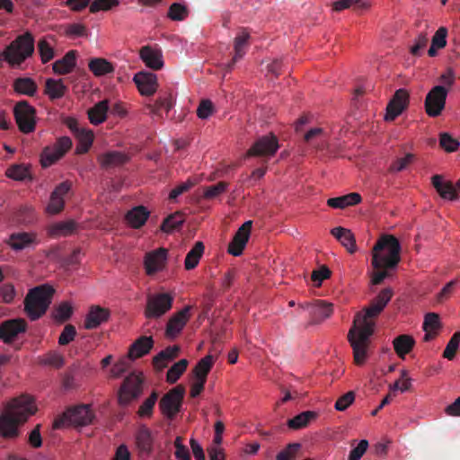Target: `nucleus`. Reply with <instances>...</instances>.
<instances>
[{"instance_id":"6","label":"nucleus","mask_w":460,"mask_h":460,"mask_svg":"<svg viewBox=\"0 0 460 460\" xmlns=\"http://www.w3.org/2000/svg\"><path fill=\"white\" fill-rule=\"evenodd\" d=\"M94 414L89 405H78L66 411L58 417L53 423V428L59 429L66 424L75 426H86L93 422Z\"/></svg>"},{"instance_id":"18","label":"nucleus","mask_w":460,"mask_h":460,"mask_svg":"<svg viewBox=\"0 0 460 460\" xmlns=\"http://www.w3.org/2000/svg\"><path fill=\"white\" fill-rule=\"evenodd\" d=\"M72 183L65 181L59 183L51 192L49 202L47 206V212L50 215H56L61 212L65 206V196L69 192Z\"/></svg>"},{"instance_id":"61","label":"nucleus","mask_w":460,"mask_h":460,"mask_svg":"<svg viewBox=\"0 0 460 460\" xmlns=\"http://www.w3.org/2000/svg\"><path fill=\"white\" fill-rule=\"evenodd\" d=\"M414 161L412 154H407L404 157L396 159L389 167V172H397L404 170L410 164Z\"/></svg>"},{"instance_id":"7","label":"nucleus","mask_w":460,"mask_h":460,"mask_svg":"<svg viewBox=\"0 0 460 460\" xmlns=\"http://www.w3.org/2000/svg\"><path fill=\"white\" fill-rule=\"evenodd\" d=\"M13 116L18 128L23 134H30L36 128V109L27 101H20L13 107Z\"/></svg>"},{"instance_id":"30","label":"nucleus","mask_w":460,"mask_h":460,"mask_svg":"<svg viewBox=\"0 0 460 460\" xmlns=\"http://www.w3.org/2000/svg\"><path fill=\"white\" fill-rule=\"evenodd\" d=\"M331 234L348 250L349 253L356 251V240L349 229L338 226L331 230Z\"/></svg>"},{"instance_id":"63","label":"nucleus","mask_w":460,"mask_h":460,"mask_svg":"<svg viewBox=\"0 0 460 460\" xmlns=\"http://www.w3.org/2000/svg\"><path fill=\"white\" fill-rule=\"evenodd\" d=\"M331 274L332 272L328 267L323 265L312 272L311 279L317 287H320L323 280L331 277Z\"/></svg>"},{"instance_id":"3","label":"nucleus","mask_w":460,"mask_h":460,"mask_svg":"<svg viewBox=\"0 0 460 460\" xmlns=\"http://www.w3.org/2000/svg\"><path fill=\"white\" fill-rule=\"evenodd\" d=\"M37 411L32 398L21 395L13 399L0 416V435L7 439L19 437V427L27 421Z\"/></svg>"},{"instance_id":"11","label":"nucleus","mask_w":460,"mask_h":460,"mask_svg":"<svg viewBox=\"0 0 460 460\" xmlns=\"http://www.w3.org/2000/svg\"><path fill=\"white\" fill-rule=\"evenodd\" d=\"M137 456L141 460H148L155 451V438L151 429L141 425L135 434Z\"/></svg>"},{"instance_id":"37","label":"nucleus","mask_w":460,"mask_h":460,"mask_svg":"<svg viewBox=\"0 0 460 460\" xmlns=\"http://www.w3.org/2000/svg\"><path fill=\"white\" fill-rule=\"evenodd\" d=\"M66 92V86L63 84L61 79L55 80L49 78L45 83L44 93L50 100H56L62 98Z\"/></svg>"},{"instance_id":"19","label":"nucleus","mask_w":460,"mask_h":460,"mask_svg":"<svg viewBox=\"0 0 460 460\" xmlns=\"http://www.w3.org/2000/svg\"><path fill=\"white\" fill-rule=\"evenodd\" d=\"M190 306L187 305L171 316L165 329L166 337L174 339L182 331L190 319Z\"/></svg>"},{"instance_id":"56","label":"nucleus","mask_w":460,"mask_h":460,"mask_svg":"<svg viewBox=\"0 0 460 460\" xmlns=\"http://www.w3.org/2000/svg\"><path fill=\"white\" fill-rule=\"evenodd\" d=\"M41 363L51 366L55 368H60L65 364V358L61 354L56 351H51L44 356L41 359Z\"/></svg>"},{"instance_id":"26","label":"nucleus","mask_w":460,"mask_h":460,"mask_svg":"<svg viewBox=\"0 0 460 460\" xmlns=\"http://www.w3.org/2000/svg\"><path fill=\"white\" fill-rule=\"evenodd\" d=\"M36 243V234L32 233L18 232L10 235L8 244L14 251H21Z\"/></svg>"},{"instance_id":"44","label":"nucleus","mask_w":460,"mask_h":460,"mask_svg":"<svg viewBox=\"0 0 460 460\" xmlns=\"http://www.w3.org/2000/svg\"><path fill=\"white\" fill-rule=\"evenodd\" d=\"M184 221L185 219L183 215L180 212H176L164 218L160 229L164 233H172L173 230L179 229Z\"/></svg>"},{"instance_id":"27","label":"nucleus","mask_w":460,"mask_h":460,"mask_svg":"<svg viewBox=\"0 0 460 460\" xmlns=\"http://www.w3.org/2000/svg\"><path fill=\"white\" fill-rule=\"evenodd\" d=\"M154 346L151 336H141L130 346L128 357L132 359L141 358L147 354Z\"/></svg>"},{"instance_id":"17","label":"nucleus","mask_w":460,"mask_h":460,"mask_svg":"<svg viewBox=\"0 0 460 460\" xmlns=\"http://www.w3.org/2000/svg\"><path fill=\"white\" fill-rule=\"evenodd\" d=\"M26 329L27 323L24 319L6 320L0 324V340L10 344L18 334L25 332Z\"/></svg>"},{"instance_id":"58","label":"nucleus","mask_w":460,"mask_h":460,"mask_svg":"<svg viewBox=\"0 0 460 460\" xmlns=\"http://www.w3.org/2000/svg\"><path fill=\"white\" fill-rule=\"evenodd\" d=\"M16 296V291L13 284L5 283L0 286V302L11 304Z\"/></svg>"},{"instance_id":"41","label":"nucleus","mask_w":460,"mask_h":460,"mask_svg":"<svg viewBox=\"0 0 460 460\" xmlns=\"http://www.w3.org/2000/svg\"><path fill=\"white\" fill-rule=\"evenodd\" d=\"M205 246L202 242H197L191 250L187 253L184 266L187 270H193L199 264L200 258L204 253Z\"/></svg>"},{"instance_id":"64","label":"nucleus","mask_w":460,"mask_h":460,"mask_svg":"<svg viewBox=\"0 0 460 460\" xmlns=\"http://www.w3.org/2000/svg\"><path fill=\"white\" fill-rule=\"evenodd\" d=\"M355 400V394L349 391L341 396L335 402V409L340 411H345Z\"/></svg>"},{"instance_id":"38","label":"nucleus","mask_w":460,"mask_h":460,"mask_svg":"<svg viewBox=\"0 0 460 460\" xmlns=\"http://www.w3.org/2000/svg\"><path fill=\"white\" fill-rule=\"evenodd\" d=\"M180 352V347L177 345L169 346L160 351L154 358L153 364L156 368L163 369L166 367L167 361L175 358Z\"/></svg>"},{"instance_id":"40","label":"nucleus","mask_w":460,"mask_h":460,"mask_svg":"<svg viewBox=\"0 0 460 460\" xmlns=\"http://www.w3.org/2000/svg\"><path fill=\"white\" fill-rule=\"evenodd\" d=\"M88 67L95 76H102L114 71L112 64L102 58L91 59Z\"/></svg>"},{"instance_id":"34","label":"nucleus","mask_w":460,"mask_h":460,"mask_svg":"<svg viewBox=\"0 0 460 460\" xmlns=\"http://www.w3.org/2000/svg\"><path fill=\"white\" fill-rule=\"evenodd\" d=\"M333 305L323 300H318L312 307L310 314L314 323H320L329 318L333 312Z\"/></svg>"},{"instance_id":"16","label":"nucleus","mask_w":460,"mask_h":460,"mask_svg":"<svg viewBox=\"0 0 460 460\" xmlns=\"http://www.w3.org/2000/svg\"><path fill=\"white\" fill-rule=\"evenodd\" d=\"M252 226V221L248 220L238 228L227 248V252L230 254L239 256L243 253V251L249 241Z\"/></svg>"},{"instance_id":"23","label":"nucleus","mask_w":460,"mask_h":460,"mask_svg":"<svg viewBox=\"0 0 460 460\" xmlns=\"http://www.w3.org/2000/svg\"><path fill=\"white\" fill-rule=\"evenodd\" d=\"M167 258V250L159 248L154 252H148L145 257V268L148 275H153L160 270L165 265Z\"/></svg>"},{"instance_id":"12","label":"nucleus","mask_w":460,"mask_h":460,"mask_svg":"<svg viewBox=\"0 0 460 460\" xmlns=\"http://www.w3.org/2000/svg\"><path fill=\"white\" fill-rule=\"evenodd\" d=\"M72 146V140L68 137H61L53 146L44 148L40 163L42 167H49L59 160Z\"/></svg>"},{"instance_id":"47","label":"nucleus","mask_w":460,"mask_h":460,"mask_svg":"<svg viewBox=\"0 0 460 460\" xmlns=\"http://www.w3.org/2000/svg\"><path fill=\"white\" fill-rule=\"evenodd\" d=\"M73 306L68 301L61 302L52 312L54 320L59 323H64L70 319L73 314Z\"/></svg>"},{"instance_id":"39","label":"nucleus","mask_w":460,"mask_h":460,"mask_svg":"<svg viewBox=\"0 0 460 460\" xmlns=\"http://www.w3.org/2000/svg\"><path fill=\"white\" fill-rule=\"evenodd\" d=\"M393 344L396 354L401 358H404L405 355L412 349L415 341L412 337L402 334L394 340Z\"/></svg>"},{"instance_id":"45","label":"nucleus","mask_w":460,"mask_h":460,"mask_svg":"<svg viewBox=\"0 0 460 460\" xmlns=\"http://www.w3.org/2000/svg\"><path fill=\"white\" fill-rule=\"evenodd\" d=\"M75 137L78 140V145L76 146V151L78 154L86 153L91 147L93 141V135L91 130H86L82 128L79 132H77Z\"/></svg>"},{"instance_id":"46","label":"nucleus","mask_w":460,"mask_h":460,"mask_svg":"<svg viewBox=\"0 0 460 460\" xmlns=\"http://www.w3.org/2000/svg\"><path fill=\"white\" fill-rule=\"evenodd\" d=\"M189 361L185 358L174 363L167 371L166 381L169 384H174L178 381L181 376L186 371Z\"/></svg>"},{"instance_id":"62","label":"nucleus","mask_w":460,"mask_h":460,"mask_svg":"<svg viewBox=\"0 0 460 460\" xmlns=\"http://www.w3.org/2000/svg\"><path fill=\"white\" fill-rule=\"evenodd\" d=\"M439 143L441 147L447 152H455L459 146V142L447 133L440 135Z\"/></svg>"},{"instance_id":"32","label":"nucleus","mask_w":460,"mask_h":460,"mask_svg":"<svg viewBox=\"0 0 460 460\" xmlns=\"http://www.w3.org/2000/svg\"><path fill=\"white\" fill-rule=\"evenodd\" d=\"M75 66V51H68L62 58L53 63V71L58 75H66Z\"/></svg>"},{"instance_id":"22","label":"nucleus","mask_w":460,"mask_h":460,"mask_svg":"<svg viewBox=\"0 0 460 460\" xmlns=\"http://www.w3.org/2000/svg\"><path fill=\"white\" fill-rule=\"evenodd\" d=\"M111 316L109 309L100 305H92L87 313L84 327L86 330H93L98 328L102 323H106Z\"/></svg>"},{"instance_id":"54","label":"nucleus","mask_w":460,"mask_h":460,"mask_svg":"<svg viewBox=\"0 0 460 460\" xmlns=\"http://www.w3.org/2000/svg\"><path fill=\"white\" fill-rule=\"evenodd\" d=\"M8 178L15 181H23L29 176V170L23 164H13L5 172Z\"/></svg>"},{"instance_id":"25","label":"nucleus","mask_w":460,"mask_h":460,"mask_svg":"<svg viewBox=\"0 0 460 460\" xmlns=\"http://www.w3.org/2000/svg\"><path fill=\"white\" fill-rule=\"evenodd\" d=\"M432 185L444 199L456 200L458 198L457 190L451 181H443L442 175L432 176Z\"/></svg>"},{"instance_id":"10","label":"nucleus","mask_w":460,"mask_h":460,"mask_svg":"<svg viewBox=\"0 0 460 460\" xmlns=\"http://www.w3.org/2000/svg\"><path fill=\"white\" fill-rule=\"evenodd\" d=\"M185 394V388L179 385L166 393L159 402V408L162 413L168 419H173L181 411L182 400Z\"/></svg>"},{"instance_id":"24","label":"nucleus","mask_w":460,"mask_h":460,"mask_svg":"<svg viewBox=\"0 0 460 460\" xmlns=\"http://www.w3.org/2000/svg\"><path fill=\"white\" fill-rule=\"evenodd\" d=\"M140 58L145 65L154 70H159L164 66L163 54L158 49L144 46L139 51Z\"/></svg>"},{"instance_id":"60","label":"nucleus","mask_w":460,"mask_h":460,"mask_svg":"<svg viewBox=\"0 0 460 460\" xmlns=\"http://www.w3.org/2000/svg\"><path fill=\"white\" fill-rule=\"evenodd\" d=\"M119 4L118 0H94L90 5V12L108 11Z\"/></svg>"},{"instance_id":"31","label":"nucleus","mask_w":460,"mask_h":460,"mask_svg":"<svg viewBox=\"0 0 460 460\" xmlns=\"http://www.w3.org/2000/svg\"><path fill=\"white\" fill-rule=\"evenodd\" d=\"M110 110L109 101L102 100L87 111L88 119L93 125H99L106 120L107 113Z\"/></svg>"},{"instance_id":"55","label":"nucleus","mask_w":460,"mask_h":460,"mask_svg":"<svg viewBox=\"0 0 460 460\" xmlns=\"http://www.w3.org/2000/svg\"><path fill=\"white\" fill-rule=\"evenodd\" d=\"M38 50L43 64L54 58V49L46 40H40L38 43Z\"/></svg>"},{"instance_id":"53","label":"nucleus","mask_w":460,"mask_h":460,"mask_svg":"<svg viewBox=\"0 0 460 460\" xmlns=\"http://www.w3.org/2000/svg\"><path fill=\"white\" fill-rule=\"evenodd\" d=\"M460 343V332H456L447 342L446 349L443 352V357L448 360L454 359L456 353L459 348Z\"/></svg>"},{"instance_id":"13","label":"nucleus","mask_w":460,"mask_h":460,"mask_svg":"<svg viewBox=\"0 0 460 460\" xmlns=\"http://www.w3.org/2000/svg\"><path fill=\"white\" fill-rule=\"evenodd\" d=\"M447 90L441 85L433 87L425 99V110L429 117H437L441 114L446 105Z\"/></svg>"},{"instance_id":"52","label":"nucleus","mask_w":460,"mask_h":460,"mask_svg":"<svg viewBox=\"0 0 460 460\" xmlns=\"http://www.w3.org/2000/svg\"><path fill=\"white\" fill-rule=\"evenodd\" d=\"M189 15L188 8L179 3H173L168 10V17L172 21H183Z\"/></svg>"},{"instance_id":"20","label":"nucleus","mask_w":460,"mask_h":460,"mask_svg":"<svg viewBox=\"0 0 460 460\" xmlns=\"http://www.w3.org/2000/svg\"><path fill=\"white\" fill-rule=\"evenodd\" d=\"M133 81L142 95L151 96L158 87L157 76L152 72H138L134 75Z\"/></svg>"},{"instance_id":"48","label":"nucleus","mask_w":460,"mask_h":460,"mask_svg":"<svg viewBox=\"0 0 460 460\" xmlns=\"http://www.w3.org/2000/svg\"><path fill=\"white\" fill-rule=\"evenodd\" d=\"M302 449L300 443H289L277 456L276 460H296Z\"/></svg>"},{"instance_id":"59","label":"nucleus","mask_w":460,"mask_h":460,"mask_svg":"<svg viewBox=\"0 0 460 460\" xmlns=\"http://www.w3.org/2000/svg\"><path fill=\"white\" fill-rule=\"evenodd\" d=\"M76 336V329L72 324H66L58 338V344L65 346L75 340Z\"/></svg>"},{"instance_id":"43","label":"nucleus","mask_w":460,"mask_h":460,"mask_svg":"<svg viewBox=\"0 0 460 460\" xmlns=\"http://www.w3.org/2000/svg\"><path fill=\"white\" fill-rule=\"evenodd\" d=\"M316 412L306 411H303L288 420V427L291 429H300L307 426L310 420L316 417Z\"/></svg>"},{"instance_id":"9","label":"nucleus","mask_w":460,"mask_h":460,"mask_svg":"<svg viewBox=\"0 0 460 460\" xmlns=\"http://www.w3.org/2000/svg\"><path fill=\"white\" fill-rule=\"evenodd\" d=\"M173 297L168 293L149 295L146 299L145 316L157 319L165 314L172 306Z\"/></svg>"},{"instance_id":"50","label":"nucleus","mask_w":460,"mask_h":460,"mask_svg":"<svg viewBox=\"0 0 460 460\" xmlns=\"http://www.w3.org/2000/svg\"><path fill=\"white\" fill-rule=\"evenodd\" d=\"M354 7L355 10L366 9L369 4L365 0H337L333 3V10L340 12L349 7Z\"/></svg>"},{"instance_id":"2","label":"nucleus","mask_w":460,"mask_h":460,"mask_svg":"<svg viewBox=\"0 0 460 460\" xmlns=\"http://www.w3.org/2000/svg\"><path fill=\"white\" fill-rule=\"evenodd\" d=\"M401 245L394 235L382 236L373 248L372 265L376 270L372 274L371 283L380 285L389 277V270L397 267L401 261Z\"/></svg>"},{"instance_id":"4","label":"nucleus","mask_w":460,"mask_h":460,"mask_svg":"<svg viewBox=\"0 0 460 460\" xmlns=\"http://www.w3.org/2000/svg\"><path fill=\"white\" fill-rule=\"evenodd\" d=\"M55 289L48 284L38 286L29 291L24 299V309L31 321L40 318L51 304Z\"/></svg>"},{"instance_id":"29","label":"nucleus","mask_w":460,"mask_h":460,"mask_svg":"<svg viewBox=\"0 0 460 460\" xmlns=\"http://www.w3.org/2000/svg\"><path fill=\"white\" fill-rule=\"evenodd\" d=\"M149 214L146 207L137 206L126 214L125 218L127 223L133 228H140L146 222Z\"/></svg>"},{"instance_id":"36","label":"nucleus","mask_w":460,"mask_h":460,"mask_svg":"<svg viewBox=\"0 0 460 460\" xmlns=\"http://www.w3.org/2000/svg\"><path fill=\"white\" fill-rule=\"evenodd\" d=\"M13 89L19 94L33 96L38 90V85L30 77H18L13 81Z\"/></svg>"},{"instance_id":"42","label":"nucleus","mask_w":460,"mask_h":460,"mask_svg":"<svg viewBox=\"0 0 460 460\" xmlns=\"http://www.w3.org/2000/svg\"><path fill=\"white\" fill-rule=\"evenodd\" d=\"M214 365V357L207 355L202 358L195 366L193 374L196 379H203L207 381V376Z\"/></svg>"},{"instance_id":"21","label":"nucleus","mask_w":460,"mask_h":460,"mask_svg":"<svg viewBox=\"0 0 460 460\" xmlns=\"http://www.w3.org/2000/svg\"><path fill=\"white\" fill-rule=\"evenodd\" d=\"M250 40V33L246 31V29H243L241 32H239L234 40V57L231 61L226 65V71L230 72L234 66L235 63L242 59L248 49Z\"/></svg>"},{"instance_id":"28","label":"nucleus","mask_w":460,"mask_h":460,"mask_svg":"<svg viewBox=\"0 0 460 460\" xmlns=\"http://www.w3.org/2000/svg\"><path fill=\"white\" fill-rule=\"evenodd\" d=\"M102 167L104 169L123 165L128 161V157L119 151H110L101 155L98 158Z\"/></svg>"},{"instance_id":"49","label":"nucleus","mask_w":460,"mask_h":460,"mask_svg":"<svg viewBox=\"0 0 460 460\" xmlns=\"http://www.w3.org/2000/svg\"><path fill=\"white\" fill-rule=\"evenodd\" d=\"M158 399V394L154 391L148 398H146L142 404L139 406L137 411V414L141 418H149L153 414V410L155 405V402Z\"/></svg>"},{"instance_id":"8","label":"nucleus","mask_w":460,"mask_h":460,"mask_svg":"<svg viewBox=\"0 0 460 460\" xmlns=\"http://www.w3.org/2000/svg\"><path fill=\"white\" fill-rule=\"evenodd\" d=\"M143 392V378L139 375L130 374L122 382L118 392V402L120 407H127L137 399Z\"/></svg>"},{"instance_id":"35","label":"nucleus","mask_w":460,"mask_h":460,"mask_svg":"<svg viewBox=\"0 0 460 460\" xmlns=\"http://www.w3.org/2000/svg\"><path fill=\"white\" fill-rule=\"evenodd\" d=\"M360 201L361 196L357 192H351L344 196L331 198L327 200V204L331 208L343 209L349 206L358 204Z\"/></svg>"},{"instance_id":"1","label":"nucleus","mask_w":460,"mask_h":460,"mask_svg":"<svg viewBox=\"0 0 460 460\" xmlns=\"http://www.w3.org/2000/svg\"><path fill=\"white\" fill-rule=\"evenodd\" d=\"M393 294L391 288H384L371 301L368 307L356 314L354 324L348 333V340L352 347L354 361L357 365L363 364L367 358L369 339L374 332L375 322L373 318L384 310L391 300Z\"/></svg>"},{"instance_id":"14","label":"nucleus","mask_w":460,"mask_h":460,"mask_svg":"<svg viewBox=\"0 0 460 460\" xmlns=\"http://www.w3.org/2000/svg\"><path fill=\"white\" fill-rule=\"evenodd\" d=\"M279 146L275 135L270 134L259 137L247 151V156H272Z\"/></svg>"},{"instance_id":"51","label":"nucleus","mask_w":460,"mask_h":460,"mask_svg":"<svg viewBox=\"0 0 460 460\" xmlns=\"http://www.w3.org/2000/svg\"><path fill=\"white\" fill-rule=\"evenodd\" d=\"M172 95L168 94L165 97H159L153 105L149 106V110L153 114L160 116L162 110H164L167 113L172 109Z\"/></svg>"},{"instance_id":"5","label":"nucleus","mask_w":460,"mask_h":460,"mask_svg":"<svg viewBox=\"0 0 460 460\" xmlns=\"http://www.w3.org/2000/svg\"><path fill=\"white\" fill-rule=\"evenodd\" d=\"M34 51V39L30 32L20 35L4 51V58L12 65H20Z\"/></svg>"},{"instance_id":"57","label":"nucleus","mask_w":460,"mask_h":460,"mask_svg":"<svg viewBox=\"0 0 460 460\" xmlns=\"http://www.w3.org/2000/svg\"><path fill=\"white\" fill-rule=\"evenodd\" d=\"M228 183L226 181H219L215 185L208 186L205 189L204 198L207 199H212L224 193L227 189Z\"/></svg>"},{"instance_id":"15","label":"nucleus","mask_w":460,"mask_h":460,"mask_svg":"<svg viewBox=\"0 0 460 460\" xmlns=\"http://www.w3.org/2000/svg\"><path fill=\"white\" fill-rule=\"evenodd\" d=\"M409 98L410 95L407 90L403 88L396 90L387 104L385 119L386 121H393L402 114L409 105Z\"/></svg>"},{"instance_id":"33","label":"nucleus","mask_w":460,"mask_h":460,"mask_svg":"<svg viewBox=\"0 0 460 460\" xmlns=\"http://www.w3.org/2000/svg\"><path fill=\"white\" fill-rule=\"evenodd\" d=\"M77 227L75 220L60 221L51 225L49 228V234L52 237L67 236L72 234Z\"/></svg>"}]
</instances>
